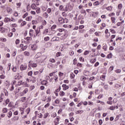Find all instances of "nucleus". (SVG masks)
<instances>
[{"mask_svg":"<svg viewBox=\"0 0 125 125\" xmlns=\"http://www.w3.org/2000/svg\"><path fill=\"white\" fill-rule=\"evenodd\" d=\"M29 63L30 64H29V69H30V68H31V67H32V68H36L37 66H38L37 63H34V62L32 61H30Z\"/></svg>","mask_w":125,"mask_h":125,"instance_id":"nucleus-1","label":"nucleus"},{"mask_svg":"<svg viewBox=\"0 0 125 125\" xmlns=\"http://www.w3.org/2000/svg\"><path fill=\"white\" fill-rule=\"evenodd\" d=\"M27 69V65L21 64L20 66V69L21 71H25Z\"/></svg>","mask_w":125,"mask_h":125,"instance_id":"nucleus-2","label":"nucleus"},{"mask_svg":"<svg viewBox=\"0 0 125 125\" xmlns=\"http://www.w3.org/2000/svg\"><path fill=\"white\" fill-rule=\"evenodd\" d=\"M28 91H29V89L28 88H25L22 92L21 93V96H23V95H25Z\"/></svg>","mask_w":125,"mask_h":125,"instance_id":"nucleus-3","label":"nucleus"},{"mask_svg":"<svg viewBox=\"0 0 125 125\" xmlns=\"http://www.w3.org/2000/svg\"><path fill=\"white\" fill-rule=\"evenodd\" d=\"M64 19H63L61 16H59L58 21L60 24H63Z\"/></svg>","mask_w":125,"mask_h":125,"instance_id":"nucleus-4","label":"nucleus"},{"mask_svg":"<svg viewBox=\"0 0 125 125\" xmlns=\"http://www.w3.org/2000/svg\"><path fill=\"white\" fill-rule=\"evenodd\" d=\"M67 7L68 8V10H70V11H71V10L73 9V7H74V5H73L72 4H69L67 5Z\"/></svg>","mask_w":125,"mask_h":125,"instance_id":"nucleus-5","label":"nucleus"},{"mask_svg":"<svg viewBox=\"0 0 125 125\" xmlns=\"http://www.w3.org/2000/svg\"><path fill=\"white\" fill-rule=\"evenodd\" d=\"M59 41V38L58 37H53L51 40V42H58Z\"/></svg>","mask_w":125,"mask_h":125,"instance_id":"nucleus-6","label":"nucleus"},{"mask_svg":"<svg viewBox=\"0 0 125 125\" xmlns=\"http://www.w3.org/2000/svg\"><path fill=\"white\" fill-rule=\"evenodd\" d=\"M62 86L63 87V90H66V89H69V86H67L65 84H62Z\"/></svg>","mask_w":125,"mask_h":125,"instance_id":"nucleus-7","label":"nucleus"},{"mask_svg":"<svg viewBox=\"0 0 125 125\" xmlns=\"http://www.w3.org/2000/svg\"><path fill=\"white\" fill-rule=\"evenodd\" d=\"M38 48V46H37L36 44H33L32 46H31V49L32 50H36V49H37Z\"/></svg>","mask_w":125,"mask_h":125,"instance_id":"nucleus-8","label":"nucleus"},{"mask_svg":"<svg viewBox=\"0 0 125 125\" xmlns=\"http://www.w3.org/2000/svg\"><path fill=\"white\" fill-rule=\"evenodd\" d=\"M47 67L48 68H49V69H52V68H53V64L51 63H49L47 64Z\"/></svg>","mask_w":125,"mask_h":125,"instance_id":"nucleus-9","label":"nucleus"},{"mask_svg":"<svg viewBox=\"0 0 125 125\" xmlns=\"http://www.w3.org/2000/svg\"><path fill=\"white\" fill-rule=\"evenodd\" d=\"M41 84H42V85H46V84H47V81L43 80L41 82Z\"/></svg>","mask_w":125,"mask_h":125,"instance_id":"nucleus-10","label":"nucleus"},{"mask_svg":"<svg viewBox=\"0 0 125 125\" xmlns=\"http://www.w3.org/2000/svg\"><path fill=\"white\" fill-rule=\"evenodd\" d=\"M35 9L36 10V13H37V14L41 13V8L37 7Z\"/></svg>","mask_w":125,"mask_h":125,"instance_id":"nucleus-11","label":"nucleus"},{"mask_svg":"<svg viewBox=\"0 0 125 125\" xmlns=\"http://www.w3.org/2000/svg\"><path fill=\"white\" fill-rule=\"evenodd\" d=\"M34 34V30L33 29H30L29 31V35L30 37H33V35Z\"/></svg>","mask_w":125,"mask_h":125,"instance_id":"nucleus-12","label":"nucleus"},{"mask_svg":"<svg viewBox=\"0 0 125 125\" xmlns=\"http://www.w3.org/2000/svg\"><path fill=\"white\" fill-rule=\"evenodd\" d=\"M47 33H48V29H45L43 31V35H47Z\"/></svg>","mask_w":125,"mask_h":125,"instance_id":"nucleus-13","label":"nucleus"},{"mask_svg":"<svg viewBox=\"0 0 125 125\" xmlns=\"http://www.w3.org/2000/svg\"><path fill=\"white\" fill-rule=\"evenodd\" d=\"M36 6H37L36 5L35 3H33L31 5V8H32V9H36Z\"/></svg>","mask_w":125,"mask_h":125,"instance_id":"nucleus-14","label":"nucleus"},{"mask_svg":"<svg viewBox=\"0 0 125 125\" xmlns=\"http://www.w3.org/2000/svg\"><path fill=\"white\" fill-rule=\"evenodd\" d=\"M39 28H37V30H35L36 35H34L35 37H37V36H38V34H39L40 33V30H39Z\"/></svg>","mask_w":125,"mask_h":125,"instance_id":"nucleus-15","label":"nucleus"},{"mask_svg":"<svg viewBox=\"0 0 125 125\" xmlns=\"http://www.w3.org/2000/svg\"><path fill=\"white\" fill-rule=\"evenodd\" d=\"M103 49L104 50V51H107V45L103 44Z\"/></svg>","mask_w":125,"mask_h":125,"instance_id":"nucleus-16","label":"nucleus"},{"mask_svg":"<svg viewBox=\"0 0 125 125\" xmlns=\"http://www.w3.org/2000/svg\"><path fill=\"white\" fill-rule=\"evenodd\" d=\"M0 42H6V39L0 38Z\"/></svg>","mask_w":125,"mask_h":125,"instance_id":"nucleus-17","label":"nucleus"},{"mask_svg":"<svg viewBox=\"0 0 125 125\" xmlns=\"http://www.w3.org/2000/svg\"><path fill=\"white\" fill-rule=\"evenodd\" d=\"M11 116H12V112L9 111L8 113L7 117H8L9 118H11Z\"/></svg>","mask_w":125,"mask_h":125,"instance_id":"nucleus-18","label":"nucleus"},{"mask_svg":"<svg viewBox=\"0 0 125 125\" xmlns=\"http://www.w3.org/2000/svg\"><path fill=\"white\" fill-rule=\"evenodd\" d=\"M116 109V106H110L109 109L111 110V111H114Z\"/></svg>","mask_w":125,"mask_h":125,"instance_id":"nucleus-19","label":"nucleus"},{"mask_svg":"<svg viewBox=\"0 0 125 125\" xmlns=\"http://www.w3.org/2000/svg\"><path fill=\"white\" fill-rule=\"evenodd\" d=\"M90 62V63H92V64H94V63H95V62H96V59L91 60Z\"/></svg>","mask_w":125,"mask_h":125,"instance_id":"nucleus-20","label":"nucleus"},{"mask_svg":"<svg viewBox=\"0 0 125 125\" xmlns=\"http://www.w3.org/2000/svg\"><path fill=\"white\" fill-rule=\"evenodd\" d=\"M83 110H78L76 112V114H83Z\"/></svg>","mask_w":125,"mask_h":125,"instance_id":"nucleus-21","label":"nucleus"},{"mask_svg":"<svg viewBox=\"0 0 125 125\" xmlns=\"http://www.w3.org/2000/svg\"><path fill=\"white\" fill-rule=\"evenodd\" d=\"M113 70H114V67L112 66L109 67L108 71L110 73H111Z\"/></svg>","mask_w":125,"mask_h":125,"instance_id":"nucleus-22","label":"nucleus"},{"mask_svg":"<svg viewBox=\"0 0 125 125\" xmlns=\"http://www.w3.org/2000/svg\"><path fill=\"white\" fill-rule=\"evenodd\" d=\"M59 9L62 11H64V7L62 5H60L59 7Z\"/></svg>","mask_w":125,"mask_h":125,"instance_id":"nucleus-23","label":"nucleus"},{"mask_svg":"<svg viewBox=\"0 0 125 125\" xmlns=\"http://www.w3.org/2000/svg\"><path fill=\"white\" fill-rule=\"evenodd\" d=\"M4 22L6 23H8L9 22V18H5L4 20Z\"/></svg>","mask_w":125,"mask_h":125,"instance_id":"nucleus-24","label":"nucleus"},{"mask_svg":"<svg viewBox=\"0 0 125 125\" xmlns=\"http://www.w3.org/2000/svg\"><path fill=\"white\" fill-rule=\"evenodd\" d=\"M2 113H7V108H3L2 110Z\"/></svg>","mask_w":125,"mask_h":125,"instance_id":"nucleus-25","label":"nucleus"},{"mask_svg":"<svg viewBox=\"0 0 125 125\" xmlns=\"http://www.w3.org/2000/svg\"><path fill=\"white\" fill-rule=\"evenodd\" d=\"M106 58H108V59H110V58H112V53H109L107 56Z\"/></svg>","mask_w":125,"mask_h":125,"instance_id":"nucleus-26","label":"nucleus"},{"mask_svg":"<svg viewBox=\"0 0 125 125\" xmlns=\"http://www.w3.org/2000/svg\"><path fill=\"white\" fill-rule=\"evenodd\" d=\"M48 115H49V113H46L44 115V119H46L47 118V117H48Z\"/></svg>","mask_w":125,"mask_h":125,"instance_id":"nucleus-27","label":"nucleus"},{"mask_svg":"<svg viewBox=\"0 0 125 125\" xmlns=\"http://www.w3.org/2000/svg\"><path fill=\"white\" fill-rule=\"evenodd\" d=\"M24 54L25 56H29V55H30V53H29V52L25 51L24 52Z\"/></svg>","mask_w":125,"mask_h":125,"instance_id":"nucleus-28","label":"nucleus"},{"mask_svg":"<svg viewBox=\"0 0 125 125\" xmlns=\"http://www.w3.org/2000/svg\"><path fill=\"white\" fill-rule=\"evenodd\" d=\"M49 62L51 63H55V60H54V59H50L49 60Z\"/></svg>","mask_w":125,"mask_h":125,"instance_id":"nucleus-29","label":"nucleus"},{"mask_svg":"<svg viewBox=\"0 0 125 125\" xmlns=\"http://www.w3.org/2000/svg\"><path fill=\"white\" fill-rule=\"evenodd\" d=\"M42 25L43 26H45V25H46V21H42Z\"/></svg>","mask_w":125,"mask_h":125,"instance_id":"nucleus-30","label":"nucleus"},{"mask_svg":"<svg viewBox=\"0 0 125 125\" xmlns=\"http://www.w3.org/2000/svg\"><path fill=\"white\" fill-rule=\"evenodd\" d=\"M25 84H26L25 85V86H29V85L28 84H27V83H26V82H22V83H21V85H25Z\"/></svg>","mask_w":125,"mask_h":125,"instance_id":"nucleus-31","label":"nucleus"},{"mask_svg":"<svg viewBox=\"0 0 125 125\" xmlns=\"http://www.w3.org/2000/svg\"><path fill=\"white\" fill-rule=\"evenodd\" d=\"M122 72V70L121 69H117L115 70V72H116L117 74H120Z\"/></svg>","mask_w":125,"mask_h":125,"instance_id":"nucleus-32","label":"nucleus"},{"mask_svg":"<svg viewBox=\"0 0 125 125\" xmlns=\"http://www.w3.org/2000/svg\"><path fill=\"white\" fill-rule=\"evenodd\" d=\"M106 77L105 76V75H103L102 76V77H101V79L102 81H105V78Z\"/></svg>","mask_w":125,"mask_h":125,"instance_id":"nucleus-33","label":"nucleus"},{"mask_svg":"<svg viewBox=\"0 0 125 125\" xmlns=\"http://www.w3.org/2000/svg\"><path fill=\"white\" fill-rule=\"evenodd\" d=\"M44 40L45 42H47V41H49V37H46L44 38Z\"/></svg>","mask_w":125,"mask_h":125,"instance_id":"nucleus-34","label":"nucleus"},{"mask_svg":"<svg viewBox=\"0 0 125 125\" xmlns=\"http://www.w3.org/2000/svg\"><path fill=\"white\" fill-rule=\"evenodd\" d=\"M25 100H26V97L21 98V102H24L25 101Z\"/></svg>","mask_w":125,"mask_h":125,"instance_id":"nucleus-35","label":"nucleus"},{"mask_svg":"<svg viewBox=\"0 0 125 125\" xmlns=\"http://www.w3.org/2000/svg\"><path fill=\"white\" fill-rule=\"evenodd\" d=\"M110 31L112 33V34H116V31L114 29H110Z\"/></svg>","mask_w":125,"mask_h":125,"instance_id":"nucleus-36","label":"nucleus"},{"mask_svg":"<svg viewBox=\"0 0 125 125\" xmlns=\"http://www.w3.org/2000/svg\"><path fill=\"white\" fill-rule=\"evenodd\" d=\"M27 47H28L27 45L24 46L23 47H22V49L23 51L26 50V49H27Z\"/></svg>","mask_w":125,"mask_h":125,"instance_id":"nucleus-37","label":"nucleus"},{"mask_svg":"<svg viewBox=\"0 0 125 125\" xmlns=\"http://www.w3.org/2000/svg\"><path fill=\"white\" fill-rule=\"evenodd\" d=\"M118 8H119V9H122V8H123V4H119L118 5Z\"/></svg>","mask_w":125,"mask_h":125,"instance_id":"nucleus-38","label":"nucleus"},{"mask_svg":"<svg viewBox=\"0 0 125 125\" xmlns=\"http://www.w3.org/2000/svg\"><path fill=\"white\" fill-rule=\"evenodd\" d=\"M8 67H7L8 71H10V67H11V63H8Z\"/></svg>","mask_w":125,"mask_h":125,"instance_id":"nucleus-39","label":"nucleus"},{"mask_svg":"<svg viewBox=\"0 0 125 125\" xmlns=\"http://www.w3.org/2000/svg\"><path fill=\"white\" fill-rule=\"evenodd\" d=\"M68 19H67V18H65L63 19V23H68Z\"/></svg>","mask_w":125,"mask_h":125,"instance_id":"nucleus-40","label":"nucleus"},{"mask_svg":"<svg viewBox=\"0 0 125 125\" xmlns=\"http://www.w3.org/2000/svg\"><path fill=\"white\" fill-rule=\"evenodd\" d=\"M26 24H27V23L26 22V21H23V22L21 23V27H23V26H25V25H26Z\"/></svg>","mask_w":125,"mask_h":125,"instance_id":"nucleus-41","label":"nucleus"},{"mask_svg":"<svg viewBox=\"0 0 125 125\" xmlns=\"http://www.w3.org/2000/svg\"><path fill=\"white\" fill-rule=\"evenodd\" d=\"M21 85H22V81L20 80L18 83V85L20 86Z\"/></svg>","mask_w":125,"mask_h":125,"instance_id":"nucleus-42","label":"nucleus"},{"mask_svg":"<svg viewBox=\"0 0 125 125\" xmlns=\"http://www.w3.org/2000/svg\"><path fill=\"white\" fill-rule=\"evenodd\" d=\"M111 21H112V23H115V21H116V19L114 17H111Z\"/></svg>","mask_w":125,"mask_h":125,"instance_id":"nucleus-43","label":"nucleus"},{"mask_svg":"<svg viewBox=\"0 0 125 125\" xmlns=\"http://www.w3.org/2000/svg\"><path fill=\"white\" fill-rule=\"evenodd\" d=\"M60 95H61V96H64L65 95V93L63 91H62L60 93Z\"/></svg>","mask_w":125,"mask_h":125,"instance_id":"nucleus-44","label":"nucleus"},{"mask_svg":"<svg viewBox=\"0 0 125 125\" xmlns=\"http://www.w3.org/2000/svg\"><path fill=\"white\" fill-rule=\"evenodd\" d=\"M28 15V13H26L22 16V18H26L27 17V16Z\"/></svg>","mask_w":125,"mask_h":125,"instance_id":"nucleus-45","label":"nucleus"},{"mask_svg":"<svg viewBox=\"0 0 125 125\" xmlns=\"http://www.w3.org/2000/svg\"><path fill=\"white\" fill-rule=\"evenodd\" d=\"M112 6H109L106 8L107 10H109V11H111L112 10Z\"/></svg>","mask_w":125,"mask_h":125,"instance_id":"nucleus-46","label":"nucleus"},{"mask_svg":"<svg viewBox=\"0 0 125 125\" xmlns=\"http://www.w3.org/2000/svg\"><path fill=\"white\" fill-rule=\"evenodd\" d=\"M107 104H109V105H112L113 104V102L111 101H108L107 102Z\"/></svg>","mask_w":125,"mask_h":125,"instance_id":"nucleus-47","label":"nucleus"},{"mask_svg":"<svg viewBox=\"0 0 125 125\" xmlns=\"http://www.w3.org/2000/svg\"><path fill=\"white\" fill-rule=\"evenodd\" d=\"M47 13H48V14H49V13H50V12H51V8H48L47 9Z\"/></svg>","mask_w":125,"mask_h":125,"instance_id":"nucleus-48","label":"nucleus"},{"mask_svg":"<svg viewBox=\"0 0 125 125\" xmlns=\"http://www.w3.org/2000/svg\"><path fill=\"white\" fill-rule=\"evenodd\" d=\"M94 5H99V2L98 1H96L94 3Z\"/></svg>","mask_w":125,"mask_h":125,"instance_id":"nucleus-49","label":"nucleus"},{"mask_svg":"<svg viewBox=\"0 0 125 125\" xmlns=\"http://www.w3.org/2000/svg\"><path fill=\"white\" fill-rule=\"evenodd\" d=\"M16 44H19V42H20V40H19V39H17L16 40Z\"/></svg>","mask_w":125,"mask_h":125,"instance_id":"nucleus-50","label":"nucleus"},{"mask_svg":"<svg viewBox=\"0 0 125 125\" xmlns=\"http://www.w3.org/2000/svg\"><path fill=\"white\" fill-rule=\"evenodd\" d=\"M42 11H46V8L44 6H42Z\"/></svg>","mask_w":125,"mask_h":125,"instance_id":"nucleus-51","label":"nucleus"},{"mask_svg":"<svg viewBox=\"0 0 125 125\" xmlns=\"http://www.w3.org/2000/svg\"><path fill=\"white\" fill-rule=\"evenodd\" d=\"M74 51H70L69 52V54L70 55H71V56H72V55H74Z\"/></svg>","mask_w":125,"mask_h":125,"instance_id":"nucleus-52","label":"nucleus"},{"mask_svg":"<svg viewBox=\"0 0 125 125\" xmlns=\"http://www.w3.org/2000/svg\"><path fill=\"white\" fill-rule=\"evenodd\" d=\"M14 79L15 80H19V75H17V76H15Z\"/></svg>","mask_w":125,"mask_h":125,"instance_id":"nucleus-53","label":"nucleus"},{"mask_svg":"<svg viewBox=\"0 0 125 125\" xmlns=\"http://www.w3.org/2000/svg\"><path fill=\"white\" fill-rule=\"evenodd\" d=\"M104 89H106V90H107L108 88V85H104Z\"/></svg>","mask_w":125,"mask_h":125,"instance_id":"nucleus-54","label":"nucleus"},{"mask_svg":"<svg viewBox=\"0 0 125 125\" xmlns=\"http://www.w3.org/2000/svg\"><path fill=\"white\" fill-rule=\"evenodd\" d=\"M28 76H32L33 75V71H31L28 73Z\"/></svg>","mask_w":125,"mask_h":125,"instance_id":"nucleus-55","label":"nucleus"},{"mask_svg":"<svg viewBox=\"0 0 125 125\" xmlns=\"http://www.w3.org/2000/svg\"><path fill=\"white\" fill-rule=\"evenodd\" d=\"M69 9L68 8V5L66 6L65 9L63 10V11H68Z\"/></svg>","mask_w":125,"mask_h":125,"instance_id":"nucleus-56","label":"nucleus"},{"mask_svg":"<svg viewBox=\"0 0 125 125\" xmlns=\"http://www.w3.org/2000/svg\"><path fill=\"white\" fill-rule=\"evenodd\" d=\"M17 70V68L15 67H13L12 68V71H13L14 72H16Z\"/></svg>","mask_w":125,"mask_h":125,"instance_id":"nucleus-57","label":"nucleus"},{"mask_svg":"<svg viewBox=\"0 0 125 125\" xmlns=\"http://www.w3.org/2000/svg\"><path fill=\"white\" fill-rule=\"evenodd\" d=\"M25 40H26V41H31L32 40V38L27 37V38H25Z\"/></svg>","mask_w":125,"mask_h":125,"instance_id":"nucleus-58","label":"nucleus"},{"mask_svg":"<svg viewBox=\"0 0 125 125\" xmlns=\"http://www.w3.org/2000/svg\"><path fill=\"white\" fill-rule=\"evenodd\" d=\"M99 125H102V124H103V121H102V120L100 119L99 121Z\"/></svg>","mask_w":125,"mask_h":125,"instance_id":"nucleus-59","label":"nucleus"},{"mask_svg":"<svg viewBox=\"0 0 125 125\" xmlns=\"http://www.w3.org/2000/svg\"><path fill=\"white\" fill-rule=\"evenodd\" d=\"M99 65V62H96V63L94 64V67H97Z\"/></svg>","mask_w":125,"mask_h":125,"instance_id":"nucleus-60","label":"nucleus"},{"mask_svg":"<svg viewBox=\"0 0 125 125\" xmlns=\"http://www.w3.org/2000/svg\"><path fill=\"white\" fill-rule=\"evenodd\" d=\"M44 17L45 18H47V17H48V14H47L46 13H45L44 14Z\"/></svg>","mask_w":125,"mask_h":125,"instance_id":"nucleus-61","label":"nucleus"},{"mask_svg":"<svg viewBox=\"0 0 125 125\" xmlns=\"http://www.w3.org/2000/svg\"><path fill=\"white\" fill-rule=\"evenodd\" d=\"M82 81H85L86 80V77L83 76H82Z\"/></svg>","mask_w":125,"mask_h":125,"instance_id":"nucleus-62","label":"nucleus"},{"mask_svg":"<svg viewBox=\"0 0 125 125\" xmlns=\"http://www.w3.org/2000/svg\"><path fill=\"white\" fill-rule=\"evenodd\" d=\"M9 99H7L6 101H5V104L6 105H7V104H8V103H9Z\"/></svg>","mask_w":125,"mask_h":125,"instance_id":"nucleus-63","label":"nucleus"},{"mask_svg":"<svg viewBox=\"0 0 125 125\" xmlns=\"http://www.w3.org/2000/svg\"><path fill=\"white\" fill-rule=\"evenodd\" d=\"M38 118H42V114L41 113L38 114Z\"/></svg>","mask_w":125,"mask_h":125,"instance_id":"nucleus-64","label":"nucleus"}]
</instances>
